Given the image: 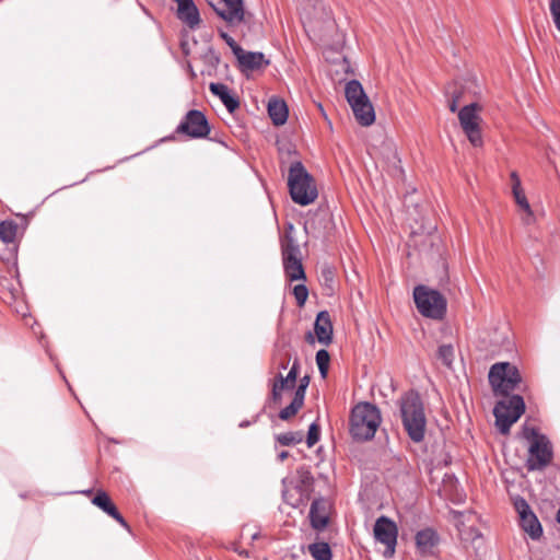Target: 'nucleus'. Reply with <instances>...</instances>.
I'll return each instance as SVG.
<instances>
[{"label": "nucleus", "mask_w": 560, "mask_h": 560, "mask_svg": "<svg viewBox=\"0 0 560 560\" xmlns=\"http://www.w3.org/2000/svg\"><path fill=\"white\" fill-rule=\"evenodd\" d=\"M288 187L292 200L300 206L313 203L318 196L314 178L301 162L291 164L288 175Z\"/></svg>", "instance_id": "f257e3e1"}, {"label": "nucleus", "mask_w": 560, "mask_h": 560, "mask_svg": "<svg viewBox=\"0 0 560 560\" xmlns=\"http://www.w3.org/2000/svg\"><path fill=\"white\" fill-rule=\"evenodd\" d=\"M381 421V412L376 406L360 402L351 412L350 433L354 440L369 441L374 438Z\"/></svg>", "instance_id": "f03ea898"}, {"label": "nucleus", "mask_w": 560, "mask_h": 560, "mask_svg": "<svg viewBox=\"0 0 560 560\" xmlns=\"http://www.w3.org/2000/svg\"><path fill=\"white\" fill-rule=\"evenodd\" d=\"M401 418L404 427L413 442H421L424 439L427 419L420 396L409 393L401 401Z\"/></svg>", "instance_id": "7ed1b4c3"}, {"label": "nucleus", "mask_w": 560, "mask_h": 560, "mask_svg": "<svg viewBox=\"0 0 560 560\" xmlns=\"http://www.w3.org/2000/svg\"><path fill=\"white\" fill-rule=\"evenodd\" d=\"M523 436L529 441L526 467L529 471L542 470L552 460L553 453L547 436L539 434L535 428L524 427Z\"/></svg>", "instance_id": "20e7f679"}, {"label": "nucleus", "mask_w": 560, "mask_h": 560, "mask_svg": "<svg viewBox=\"0 0 560 560\" xmlns=\"http://www.w3.org/2000/svg\"><path fill=\"white\" fill-rule=\"evenodd\" d=\"M525 412V402L522 396H504L493 409L495 425L500 433L508 434L511 427Z\"/></svg>", "instance_id": "39448f33"}, {"label": "nucleus", "mask_w": 560, "mask_h": 560, "mask_svg": "<svg viewBox=\"0 0 560 560\" xmlns=\"http://www.w3.org/2000/svg\"><path fill=\"white\" fill-rule=\"evenodd\" d=\"M413 300L419 313L428 318L442 319L446 313V300L436 290L425 285L413 289Z\"/></svg>", "instance_id": "423d86ee"}, {"label": "nucleus", "mask_w": 560, "mask_h": 560, "mask_svg": "<svg viewBox=\"0 0 560 560\" xmlns=\"http://www.w3.org/2000/svg\"><path fill=\"white\" fill-rule=\"evenodd\" d=\"M521 381L517 368L509 362L495 363L489 371V383L495 395L509 396Z\"/></svg>", "instance_id": "0eeeda50"}, {"label": "nucleus", "mask_w": 560, "mask_h": 560, "mask_svg": "<svg viewBox=\"0 0 560 560\" xmlns=\"http://www.w3.org/2000/svg\"><path fill=\"white\" fill-rule=\"evenodd\" d=\"M480 112L481 106L477 103L466 105L458 112L459 125L467 139L474 147L482 145V136L480 129L481 117L479 115Z\"/></svg>", "instance_id": "6e6552de"}, {"label": "nucleus", "mask_w": 560, "mask_h": 560, "mask_svg": "<svg viewBox=\"0 0 560 560\" xmlns=\"http://www.w3.org/2000/svg\"><path fill=\"white\" fill-rule=\"evenodd\" d=\"M374 538L377 542L384 545V557L392 558L396 551L398 528L394 521L387 516H380L373 528Z\"/></svg>", "instance_id": "1a4fd4ad"}, {"label": "nucleus", "mask_w": 560, "mask_h": 560, "mask_svg": "<svg viewBox=\"0 0 560 560\" xmlns=\"http://www.w3.org/2000/svg\"><path fill=\"white\" fill-rule=\"evenodd\" d=\"M179 135L191 139L206 138L210 133V126L206 116L197 109L189 110L176 128Z\"/></svg>", "instance_id": "9d476101"}, {"label": "nucleus", "mask_w": 560, "mask_h": 560, "mask_svg": "<svg viewBox=\"0 0 560 560\" xmlns=\"http://www.w3.org/2000/svg\"><path fill=\"white\" fill-rule=\"evenodd\" d=\"M228 24L240 25L245 18L243 0H206Z\"/></svg>", "instance_id": "9b49d317"}, {"label": "nucleus", "mask_w": 560, "mask_h": 560, "mask_svg": "<svg viewBox=\"0 0 560 560\" xmlns=\"http://www.w3.org/2000/svg\"><path fill=\"white\" fill-rule=\"evenodd\" d=\"M515 508L520 514L521 526L524 532L527 533L532 539L540 538L542 534L541 525L536 515L532 512L528 503L524 499H521L515 502Z\"/></svg>", "instance_id": "f8f14e48"}, {"label": "nucleus", "mask_w": 560, "mask_h": 560, "mask_svg": "<svg viewBox=\"0 0 560 560\" xmlns=\"http://www.w3.org/2000/svg\"><path fill=\"white\" fill-rule=\"evenodd\" d=\"M299 369L300 362L298 359H295L287 376H283L281 373L277 375L271 389V397L275 402H280L283 390L294 387L299 374Z\"/></svg>", "instance_id": "ddd939ff"}, {"label": "nucleus", "mask_w": 560, "mask_h": 560, "mask_svg": "<svg viewBox=\"0 0 560 560\" xmlns=\"http://www.w3.org/2000/svg\"><path fill=\"white\" fill-rule=\"evenodd\" d=\"M177 3V16L190 28L200 24V15L192 0H173Z\"/></svg>", "instance_id": "4468645a"}, {"label": "nucleus", "mask_w": 560, "mask_h": 560, "mask_svg": "<svg viewBox=\"0 0 560 560\" xmlns=\"http://www.w3.org/2000/svg\"><path fill=\"white\" fill-rule=\"evenodd\" d=\"M314 332L319 343L328 346L332 341V324L328 312L323 311L317 314Z\"/></svg>", "instance_id": "2eb2a0df"}, {"label": "nucleus", "mask_w": 560, "mask_h": 560, "mask_svg": "<svg viewBox=\"0 0 560 560\" xmlns=\"http://www.w3.org/2000/svg\"><path fill=\"white\" fill-rule=\"evenodd\" d=\"M291 360V341L285 335L279 336L275 343L272 361L279 369L285 370Z\"/></svg>", "instance_id": "dca6fc26"}, {"label": "nucleus", "mask_w": 560, "mask_h": 560, "mask_svg": "<svg viewBox=\"0 0 560 560\" xmlns=\"http://www.w3.org/2000/svg\"><path fill=\"white\" fill-rule=\"evenodd\" d=\"M92 503L100 508L104 513L116 520L121 526L128 528L127 522L118 512L116 505L113 503L109 495L105 491H97L95 497L92 499Z\"/></svg>", "instance_id": "f3484780"}, {"label": "nucleus", "mask_w": 560, "mask_h": 560, "mask_svg": "<svg viewBox=\"0 0 560 560\" xmlns=\"http://www.w3.org/2000/svg\"><path fill=\"white\" fill-rule=\"evenodd\" d=\"M242 72L259 70L269 65L262 52L243 51L237 59Z\"/></svg>", "instance_id": "a211bd4d"}, {"label": "nucleus", "mask_w": 560, "mask_h": 560, "mask_svg": "<svg viewBox=\"0 0 560 560\" xmlns=\"http://www.w3.org/2000/svg\"><path fill=\"white\" fill-rule=\"evenodd\" d=\"M357 121L361 126H371L375 121V112L369 97L351 106Z\"/></svg>", "instance_id": "6ab92c4d"}, {"label": "nucleus", "mask_w": 560, "mask_h": 560, "mask_svg": "<svg viewBox=\"0 0 560 560\" xmlns=\"http://www.w3.org/2000/svg\"><path fill=\"white\" fill-rule=\"evenodd\" d=\"M268 114L273 125H284L289 115L285 102L277 97H271L268 102Z\"/></svg>", "instance_id": "aec40b11"}, {"label": "nucleus", "mask_w": 560, "mask_h": 560, "mask_svg": "<svg viewBox=\"0 0 560 560\" xmlns=\"http://www.w3.org/2000/svg\"><path fill=\"white\" fill-rule=\"evenodd\" d=\"M515 203L521 212V221L525 225H532L536 222L535 213L527 200L524 190L512 192Z\"/></svg>", "instance_id": "412c9836"}, {"label": "nucleus", "mask_w": 560, "mask_h": 560, "mask_svg": "<svg viewBox=\"0 0 560 560\" xmlns=\"http://www.w3.org/2000/svg\"><path fill=\"white\" fill-rule=\"evenodd\" d=\"M209 90L218 96L230 113H233L238 106V101L231 95L230 89L223 83H210Z\"/></svg>", "instance_id": "4be33fe9"}, {"label": "nucleus", "mask_w": 560, "mask_h": 560, "mask_svg": "<svg viewBox=\"0 0 560 560\" xmlns=\"http://www.w3.org/2000/svg\"><path fill=\"white\" fill-rule=\"evenodd\" d=\"M311 524L316 529H323L328 523L324 500H314L310 510Z\"/></svg>", "instance_id": "5701e85b"}, {"label": "nucleus", "mask_w": 560, "mask_h": 560, "mask_svg": "<svg viewBox=\"0 0 560 560\" xmlns=\"http://www.w3.org/2000/svg\"><path fill=\"white\" fill-rule=\"evenodd\" d=\"M293 232L294 226L289 224L285 229L284 236L281 240L282 258L300 257V246L292 235Z\"/></svg>", "instance_id": "b1692460"}, {"label": "nucleus", "mask_w": 560, "mask_h": 560, "mask_svg": "<svg viewBox=\"0 0 560 560\" xmlns=\"http://www.w3.org/2000/svg\"><path fill=\"white\" fill-rule=\"evenodd\" d=\"M436 541V534L430 528L422 529L416 535L417 548L423 555L430 553Z\"/></svg>", "instance_id": "393cba45"}, {"label": "nucleus", "mask_w": 560, "mask_h": 560, "mask_svg": "<svg viewBox=\"0 0 560 560\" xmlns=\"http://www.w3.org/2000/svg\"><path fill=\"white\" fill-rule=\"evenodd\" d=\"M285 276L290 281L304 280L305 272L300 257L282 258Z\"/></svg>", "instance_id": "a878e982"}, {"label": "nucleus", "mask_w": 560, "mask_h": 560, "mask_svg": "<svg viewBox=\"0 0 560 560\" xmlns=\"http://www.w3.org/2000/svg\"><path fill=\"white\" fill-rule=\"evenodd\" d=\"M346 98L350 106L368 98L361 83L357 80H351L346 84Z\"/></svg>", "instance_id": "bb28decb"}, {"label": "nucleus", "mask_w": 560, "mask_h": 560, "mask_svg": "<svg viewBox=\"0 0 560 560\" xmlns=\"http://www.w3.org/2000/svg\"><path fill=\"white\" fill-rule=\"evenodd\" d=\"M308 551L315 560H331V550L327 542H315L308 546Z\"/></svg>", "instance_id": "cd10ccee"}, {"label": "nucleus", "mask_w": 560, "mask_h": 560, "mask_svg": "<svg viewBox=\"0 0 560 560\" xmlns=\"http://www.w3.org/2000/svg\"><path fill=\"white\" fill-rule=\"evenodd\" d=\"M303 404L304 399L294 395L291 404L279 412V418L284 421L291 419L303 407Z\"/></svg>", "instance_id": "c85d7f7f"}, {"label": "nucleus", "mask_w": 560, "mask_h": 560, "mask_svg": "<svg viewBox=\"0 0 560 560\" xmlns=\"http://www.w3.org/2000/svg\"><path fill=\"white\" fill-rule=\"evenodd\" d=\"M18 225L13 221H2L0 223V240L4 243H12L15 240Z\"/></svg>", "instance_id": "c756f323"}, {"label": "nucleus", "mask_w": 560, "mask_h": 560, "mask_svg": "<svg viewBox=\"0 0 560 560\" xmlns=\"http://www.w3.org/2000/svg\"><path fill=\"white\" fill-rule=\"evenodd\" d=\"M330 355L327 350L322 349L316 352V363L323 377L327 375Z\"/></svg>", "instance_id": "7c9ffc66"}, {"label": "nucleus", "mask_w": 560, "mask_h": 560, "mask_svg": "<svg viewBox=\"0 0 560 560\" xmlns=\"http://www.w3.org/2000/svg\"><path fill=\"white\" fill-rule=\"evenodd\" d=\"M303 435L301 433L288 432L277 436V441L281 445H293L302 442Z\"/></svg>", "instance_id": "2f4dec72"}, {"label": "nucleus", "mask_w": 560, "mask_h": 560, "mask_svg": "<svg viewBox=\"0 0 560 560\" xmlns=\"http://www.w3.org/2000/svg\"><path fill=\"white\" fill-rule=\"evenodd\" d=\"M454 357V349L451 345H442L439 347V358L442 362L450 366Z\"/></svg>", "instance_id": "473e14b6"}, {"label": "nucleus", "mask_w": 560, "mask_h": 560, "mask_svg": "<svg viewBox=\"0 0 560 560\" xmlns=\"http://www.w3.org/2000/svg\"><path fill=\"white\" fill-rule=\"evenodd\" d=\"M293 295L299 306H303L308 296V290L304 284H296L293 288Z\"/></svg>", "instance_id": "72a5a7b5"}, {"label": "nucleus", "mask_w": 560, "mask_h": 560, "mask_svg": "<svg viewBox=\"0 0 560 560\" xmlns=\"http://www.w3.org/2000/svg\"><path fill=\"white\" fill-rule=\"evenodd\" d=\"M319 440V425L317 423H312L308 428L306 443L308 447L314 446Z\"/></svg>", "instance_id": "f704fd0d"}, {"label": "nucleus", "mask_w": 560, "mask_h": 560, "mask_svg": "<svg viewBox=\"0 0 560 560\" xmlns=\"http://www.w3.org/2000/svg\"><path fill=\"white\" fill-rule=\"evenodd\" d=\"M550 13L557 30L560 32V0L550 1Z\"/></svg>", "instance_id": "c9c22d12"}, {"label": "nucleus", "mask_w": 560, "mask_h": 560, "mask_svg": "<svg viewBox=\"0 0 560 560\" xmlns=\"http://www.w3.org/2000/svg\"><path fill=\"white\" fill-rule=\"evenodd\" d=\"M310 384V377L308 376H304L300 380V383L294 392V395L304 399L305 398V393H306V388Z\"/></svg>", "instance_id": "e433bc0d"}, {"label": "nucleus", "mask_w": 560, "mask_h": 560, "mask_svg": "<svg viewBox=\"0 0 560 560\" xmlns=\"http://www.w3.org/2000/svg\"><path fill=\"white\" fill-rule=\"evenodd\" d=\"M512 192L524 190L522 187L521 178L517 172L513 171L510 174Z\"/></svg>", "instance_id": "4c0bfd02"}, {"label": "nucleus", "mask_w": 560, "mask_h": 560, "mask_svg": "<svg viewBox=\"0 0 560 560\" xmlns=\"http://www.w3.org/2000/svg\"><path fill=\"white\" fill-rule=\"evenodd\" d=\"M460 94H454L448 103V108L452 113H455L458 109Z\"/></svg>", "instance_id": "58836bf2"}, {"label": "nucleus", "mask_w": 560, "mask_h": 560, "mask_svg": "<svg viewBox=\"0 0 560 560\" xmlns=\"http://www.w3.org/2000/svg\"><path fill=\"white\" fill-rule=\"evenodd\" d=\"M230 48L232 49L233 54L235 55L236 59H238V56H241L244 51V49L237 45V43L233 39V43L230 42L228 44Z\"/></svg>", "instance_id": "ea45409f"}, {"label": "nucleus", "mask_w": 560, "mask_h": 560, "mask_svg": "<svg viewBox=\"0 0 560 560\" xmlns=\"http://www.w3.org/2000/svg\"><path fill=\"white\" fill-rule=\"evenodd\" d=\"M301 477H302V482H303V485H304L305 487H308V486H311V485H312V482H313V477H312V475H311L308 471H304V472L301 475Z\"/></svg>", "instance_id": "a19ab883"}, {"label": "nucleus", "mask_w": 560, "mask_h": 560, "mask_svg": "<svg viewBox=\"0 0 560 560\" xmlns=\"http://www.w3.org/2000/svg\"><path fill=\"white\" fill-rule=\"evenodd\" d=\"M220 36L226 44H229L230 42L233 43V38L228 33L220 32Z\"/></svg>", "instance_id": "79ce46f5"}, {"label": "nucleus", "mask_w": 560, "mask_h": 560, "mask_svg": "<svg viewBox=\"0 0 560 560\" xmlns=\"http://www.w3.org/2000/svg\"><path fill=\"white\" fill-rule=\"evenodd\" d=\"M306 340H307L308 342H311V343H313V342H314V337H313V335H312L311 332H308V334L306 335Z\"/></svg>", "instance_id": "37998d69"}, {"label": "nucleus", "mask_w": 560, "mask_h": 560, "mask_svg": "<svg viewBox=\"0 0 560 560\" xmlns=\"http://www.w3.org/2000/svg\"><path fill=\"white\" fill-rule=\"evenodd\" d=\"M283 498H284V500H285L289 504H291V506H298V503H293V502H290V501L288 500V498H287V492H283Z\"/></svg>", "instance_id": "c03bdc74"}, {"label": "nucleus", "mask_w": 560, "mask_h": 560, "mask_svg": "<svg viewBox=\"0 0 560 560\" xmlns=\"http://www.w3.org/2000/svg\"><path fill=\"white\" fill-rule=\"evenodd\" d=\"M279 457H280L281 460H284L288 457V452H281L279 454Z\"/></svg>", "instance_id": "a18cd8bd"}, {"label": "nucleus", "mask_w": 560, "mask_h": 560, "mask_svg": "<svg viewBox=\"0 0 560 560\" xmlns=\"http://www.w3.org/2000/svg\"><path fill=\"white\" fill-rule=\"evenodd\" d=\"M557 521L560 523V509L558 510V513H557Z\"/></svg>", "instance_id": "49530a36"}]
</instances>
